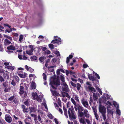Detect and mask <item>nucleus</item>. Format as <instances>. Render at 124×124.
Listing matches in <instances>:
<instances>
[{
    "instance_id": "obj_33",
    "label": "nucleus",
    "mask_w": 124,
    "mask_h": 124,
    "mask_svg": "<svg viewBox=\"0 0 124 124\" xmlns=\"http://www.w3.org/2000/svg\"><path fill=\"white\" fill-rule=\"evenodd\" d=\"M5 68H7L8 69H10L12 70H13L14 69V67L13 66H8L7 67H5Z\"/></svg>"
},
{
    "instance_id": "obj_58",
    "label": "nucleus",
    "mask_w": 124,
    "mask_h": 124,
    "mask_svg": "<svg viewBox=\"0 0 124 124\" xmlns=\"http://www.w3.org/2000/svg\"><path fill=\"white\" fill-rule=\"evenodd\" d=\"M66 93L65 96L63 94H62L63 96V97H65V96H66L67 97L69 98H70V96L69 95V94L67 93Z\"/></svg>"
},
{
    "instance_id": "obj_28",
    "label": "nucleus",
    "mask_w": 124,
    "mask_h": 124,
    "mask_svg": "<svg viewBox=\"0 0 124 124\" xmlns=\"http://www.w3.org/2000/svg\"><path fill=\"white\" fill-rule=\"evenodd\" d=\"M3 35L4 37L7 38L8 39H9L10 41H12V40L13 39L12 37H10L8 35Z\"/></svg>"
},
{
    "instance_id": "obj_53",
    "label": "nucleus",
    "mask_w": 124,
    "mask_h": 124,
    "mask_svg": "<svg viewBox=\"0 0 124 124\" xmlns=\"http://www.w3.org/2000/svg\"><path fill=\"white\" fill-rule=\"evenodd\" d=\"M74 98L75 99V100H76V101H77L78 102H79V100L78 99V97L77 95H75Z\"/></svg>"
},
{
    "instance_id": "obj_40",
    "label": "nucleus",
    "mask_w": 124,
    "mask_h": 124,
    "mask_svg": "<svg viewBox=\"0 0 124 124\" xmlns=\"http://www.w3.org/2000/svg\"><path fill=\"white\" fill-rule=\"evenodd\" d=\"M2 85L4 87H8V84L7 83L4 82L3 84Z\"/></svg>"
},
{
    "instance_id": "obj_62",
    "label": "nucleus",
    "mask_w": 124,
    "mask_h": 124,
    "mask_svg": "<svg viewBox=\"0 0 124 124\" xmlns=\"http://www.w3.org/2000/svg\"><path fill=\"white\" fill-rule=\"evenodd\" d=\"M90 101L89 102V104L90 105H91V103H93V101L92 98L91 97H90Z\"/></svg>"
},
{
    "instance_id": "obj_56",
    "label": "nucleus",
    "mask_w": 124,
    "mask_h": 124,
    "mask_svg": "<svg viewBox=\"0 0 124 124\" xmlns=\"http://www.w3.org/2000/svg\"><path fill=\"white\" fill-rule=\"evenodd\" d=\"M47 116L49 118L51 119H52L53 118V116L51 114H48Z\"/></svg>"
},
{
    "instance_id": "obj_14",
    "label": "nucleus",
    "mask_w": 124,
    "mask_h": 124,
    "mask_svg": "<svg viewBox=\"0 0 124 124\" xmlns=\"http://www.w3.org/2000/svg\"><path fill=\"white\" fill-rule=\"evenodd\" d=\"M88 78L89 79L92 80L93 81L96 80V78L95 77L91 76V78H90V75L89 73L88 74Z\"/></svg>"
},
{
    "instance_id": "obj_44",
    "label": "nucleus",
    "mask_w": 124,
    "mask_h": 124,
    "mask_svg": "<svg viewBox=\"0 0 124 124\" xmlns=\"http://www.w3.org/2000/svg\"><path fill=\"white\" fill-rule=\"evenodd\" d=\"M56 43L58 45L60 44L61 43V39L59 38V39H57V41H56Z\"/></svg>"
},
{
    "instance_id": "obj_50",
    "label": "nucleus",
    "mask_w": 124,
    "mask_h": 124,
    "mask_svg": "<svg viewBox=\"0 0 124 124\" xmlns=\"http://www.w3.org/2000/svg\"><path fill=\"white\" fill-rule=\"evenodd\" d=\"M12 31V28H10V29L8 30L6 29L5 31V33H6V32H8V33H10Z\"/></svg>"
},
{
    "instance_id": "obj_51",
    "label": "nucleus",
    "mask_w": 124,
    "mask_h": 124,
    "mask_svg": "<svg viewBox=\"0 0 124 124\" xmlns=\"http://www.w3.org/2000/svg\"><path fill=\"white\" fill-rule=\"evenodd\" d=\"M48 46L51 49H53L54 48V46L52 44H49L48 45Z\"/></svg>"
},
{
    "instance_id": "obj_45",
    "label": "nucleus",
    "mask_w": 124,
    "mask_h": 124,
    "mask_svg": "<svg viewBox=\"0 0 124 124\" xmlns=\"http://www.w3.org/2000/svg\"><path fill=\"white\" fill-rule=\"evenodd\" d=\"M64 77L62 75L60 76V79L63 82H64Z\"/></svg>"
},
{
    "instance_id": "obj_13",
    "label": "nucleus",
    "mask_w": 124,
    "mask_h": 124,
    "mask_svg": "<svg viewBox=\"0 0 124 124\" xmlns=\"http://www.w3.org/2000/svg\"><path fill=\"white\" fill-rule=\"evenodd\" d=\"M23 74V73L22 72V73H18V76L21 78H25L26 77L27 74L26 73H24Z\"/></svg>"
},
{
    "instance_id": "obj_6",
    "label": "nucleus",
    "mask_w": 124,
    "mask_h": 124,
    "mask_svg": "<svg viewBox=\"0 0 124 124\" xmlns=\"http://www.w3.org/2000/svg\"><path fill=\"white\" fill-rule=\"evenodd\" d=\"M81 102L84 106L86 108H88L89 106L88 101L85 100L84 98L82 99Z\"/></svg>"
},
{
    "instance_id": "obj_23",
    "label": "nucleus",
    "mask_w": 124,
    "mask_h": 124,
    "mask_svg": "<svg viewBox=\"0 0 124 124\" xmlns=\"http://www.w3.org/2000/svg\"><path fill=\"white\" fill-rule=\"evenodd\" d=\"M9 72H7L5 74L4 76L3 77L5 79H8L9 78Z\"/></svg>"
},
{
    "instance_id": "obj_54",
    "label": "nucleus",
    "mask_w": 124,
    "mask_h": 124,
    "mask_svg": "<svg viewBox=\"0 0 124 124\" xmlns=\"http://www.w3.org/2000/svg\"><path fill=\"white\" fill-rule=\"evenodd\" d=\"M0 67H1V66H0ZM5 70L3 69H2L1 68H0V73H2L3 74H5Z\"/></svg>"
},
{
    "instance_id": "obj_61",
    "label": "nucleus",
    "mask_w": 124,
    "mask_h": 124,
    "mask_svg": "<svg viewBox=\"0 0 124 124\" xmlns=\"http://www.w3.org/2000/svg\"><path fill=\"white\" fill-rule=\"evenodd\" d=\"M23 93H24L23 98H26L27 97V93L26 91H24Z\"/></svg>"
},
{
    "instance_id": "obj_22",
    "label": "nucleus",
    "mask_w": 124,
    "mask_h": 124,
    "mask_svg": "<svg viewBox=\"0 0 124 124\" xmlns=\"http://www.w3.org/2000/svg\"><path fill=\"white\" fill-rule=\"evenodd\" d=\"M30 59L31 61H36V62L38 61H36L37 60V57L35 56L34 55L33 56H31L30 58Z\"/></svg>"
},
{
    "instance_id": "obj_16",
    "label": "nucleus",
    "mask_w": 124,
    "mask_h": 124,
    "mask_svg": "<svg viewBox=\"0 0 124 124\" xmlns=\"http://www.w3.org/2000/svg\"><path fill=\"white\" fill-rule=\"evenodd\" d=\"M32 96L34 100H36L37 98L38 97V95L36 93L33 92L32 93Z\"/></svg>"
},
{
    "instance_id": "obj_8",
    "label": "nucleus",
    "mask_w": 124,
    "mask_h": 124,
    "mask_svg": "<svg viewBox=\"0 0 124 124\" xmlns=\"http://www.w3.org/2000/svg\"><path fill=\"white\" fill-rule=\"evenodd\" d=\"M70 83L73 86L77 87V89L78 91H79L81 87V85L80 84L78 83L76 84L74 83L72 81H70Z\"/></svg>"
},
{
    "instance_id": "obj_5",
    "label": "nucleus",
    "mask_w": 124,
    "mask_h": 124,
    "mask_svg": "<svg viewBox=\"0 0 124 124\" xmlns=\"http://www.w3.org/2000/svg\"><path fill=\"white\" fill-rule=\"evenodd\" d=\"M99 109L100 112L102 114L106 113V109L104 106H102L100 102Z\"/></svg>"
},
{
    "instance_id": "obj_7",
    "label": "nucleus",
    "mask_w": 124,
    "mask_h": 124,
    "mask_svg": "<svg viewBox=\"0 0 124 124\" xmlns=\"http://www.w3.org/2000/svg\"><path fill=\"white\" fill-rule=\"evenodd\" d=\"M5 121L8 123H10L12 121V117L9 115L6 114L5 115Z\"/></svg>"
},
{
    "instance_id": "obj_24",
    "label": "nucleus",
    "mask_w": 124,
    "mask_h": 124,
    "mask_svg": "<svg viewBox=\"0 0 124 124\" xmlns=\"http://www.w3.org/2000/svg\"><path fill=\"white\" fill-rule=\"evenodd\" d=\"M15 81V80L16 82H18L19 81V78L18 77L16 76H14L13 77V79Z\"/></svg>"
},
{
    "instance_id": "obj_46",
    "label": "nucleus",
    "mask_w": 124,
    "mask_h": 124,
    "mask_svg": "<svg viewBox=\"0 0 124 124\" xmlns=\"http://www.w3.org/2000/svg\"><path fill=\"white\" fill-rule=\"evenodd\" d=\"M68 87H64L62 88V91H64L67 92L68 90Z\"/></svg>"
},
{
    "instance_id": "obj_41",
    "label": "nucleus",
    "mask_w": 124,
    "mask_h": 124,
    "mask_svg": "<svg viewBox=\"0 0 124 124\" xmlns=\"http://www.w3.org/2000/svg\"><path fill=\"white\" fill-rule=\"evenodd\" d=\"M23 112L25 113H28L29 111V109L28 108L24 109H23Z\"/></svg>"
},
{
    "instance_id": "obj_3",
    "label": "nucleus",
    "mask_w": 124,
    "mask_h": 124,
    "mask_svg": "<svg viewBox=\"0 0 124 124\" xmlns=\"http://www.w3.org/2000/svg\"><path fill=\"white\" fill-rule=\"evenodd\" d=\"M60 80L58 78L56 79H54L53 80L50 81L49 85L51 86L52 88L54 89H56V88L54 87L53 85H55L57 87L60 85Z\"/></svg>"
},
{
    "instance_id": "obj_26",
    "label": "nucleus",
    "mask_w": 124,
    "mask_h": 124,
    "mask_svg": "<svg viewBox=\"0 0 124 124\" xmlns=\"http://www.w3.org/2000/svg\"><path fill=\"white\" fill-rule=\"evenodd\" d=\"M93 98L94 101H97L98 98V96L95 94V93H93Z\"/></svg>"
},
{
    "instance_id": "obj_18",
    "label": "nucleus",
    "mask_w": 124,
    "mask_h": 124,
    "mask_svg": "<svg viewBox=\"0 0 124 124\" xmlns=\"http://www.w3.org/2000/svg\"><path fill=\"white\" fill-rule=\"evenodd\" d=\"M63 109L64 112V114L65 116L67 118H68V116L67 115V109L65 108L64 106L63 107Z\"/></svg>"
},
{
    "instance_id": "obj_27",
    "label": "nucleus",
    "mask_w": 124,
    "mask_h": 124,
    "mask_svg": "<svg viewBox=\"0 0 124 124\" xmlns=\"http://www.w3.org/2000/svg\"><path fill=\"white\" fill-rule=\"evenodd\" d=\"M33 50H30L29 51H26V53L29 55H31L32 54V52H33Z\"/></svg>"
},
{
    "instance_id": "obj_47",
    "label": "nucleus",
    "mask_w": 124,
    "mask_h": 124,
    "mask_svg": "<svg viewBox=\"0 0 124 124\" xmlns=\"http://www.w3.org/2000/svg\"><path fill=\"white\" fill-rule=\"evenodd\" d=\"M71 100L72 103L75 105V106H76V105L77 104H76V102L74 99L72 98H71Z\"/></svg>"
},
{
    "instance_id": "obj_12",
    "label": "nucleus",
    "mask_w": 124,
    "mask_h": 124,
    "mask_svg": "<svg viewBox=\"0 0 124 124\" xmlns=\"http://www.w3.org/2000/svg\"><path fill=\"white\" fill-rule=\"evenodd\" d=\"M7 49L8 50H14L16 49L15 47L12 45H11L7 47Z\"/></svg>"
},
{
    "instance_id": "obj_49",
    "label": "nucleus",
    "mask_w": 124,
    "mask_h": 124,
    "mask_svg": "<svg viewBox=\"0 0 124 124\" xmlns=\"http://www.w3.org/2000/svg\"><path fill=\"white\" fill-rule=\"evenodd\" d=\"M96 88L97 90L98 91L100 94L102 95V92L101 90L98 87H97V88Z\"/></svg>"
},
{
    "instance_id": "obj_19",
    "label": "nucleus",
    "mask_w": 124,
    "mask_h": 124,
    "mask_svg": "<svg viewBox=\"0 0 124 124\" xmlns=\"http://www.w3.org/2000/svg\"><path fill=\"white\" fill-rule=\"evenodd\" d=\"M36 87V84L35 82H32L31 83V89H35Z\"/></svg>"
},
{
    "instance_id": "obj_59",
    "label": "nucleus",
    "mask_w": 124,
    "mask_h": 124,
    "mask_svg": "<svg viewBox=\"0 0 124 124\" xmlns=\"http://www.w3.org/2000/svg\"><path fill=\"white\" fill-rule=\"evenodd\" d=\"M4 26L5 27L6 26L8 27L9 28H11V26L9 25V24L7 23H5L4 24Z\"/></svg>"
},
{
    "instance_id": "obj_35",
    "label": "nucleus",
    "mask_w": 124,
    "mask_h": 124,
    "mask_svg": "<svg viewBox=\"0 0 124 124\" xmlns=\"http://www.w3.org/2000/svg\"><path fill=\"white\" fill-rule=\"evenodd\" d=\"M106 113H102L101 114L102 116L103 117L104 121H105L106 119Z\"/></svg>"
},
{
    "instance_id": "obj_15",
    "label": "nucleus",
    "mask_w": 124,
    "mask_h": 124,
    "mask_svg": "<svg viewBox=\"0 0 124 124\" xmlns=\"http://www.w3.org/2000/svg\"><path fill=\"white\" fill-rule=\"evenodd\" d=\"M29 108L30 113L32 112H34L36 111V109L34 107H29Z\"/></svg>"
},
{
    "instance_id": "obj_60",
    "label": "nucleus",
    "mask_w": 124,
    "mask_h": 124,
    "mask_svg": "<svg viewBox=\"0 0 124 124\" xmlns=\"http://www.w3.org/2000/svg\"><path fill=\"white\" fill-rule=\"evenodd\" d=\"M42 50L43 51H44L46 50V48L45 47H43V46H41L40 47Z\"/></svg>"
},
{
    "instance_id": "obj_21",
    "label": "nucleus",
    "mask_w": 124,
    "mask_h": 124,
    "mask_svg": "<svg viewBox=\"0 0 124 124\" xmlns=\"http://www.w3.org/2000/svg\"><path fill=\"white\" fill-rule=\"evenodd\" d=\"M108 114L109 115L111 114L113 116L114 111L113 110H111L110 109H107Z\"/></svg>"
},
{
    "instance_id": "obj_29",
    "label": "nucleus",
    "mask_w": 124,
    "mask_h": 124,
    "mask_svg": "<svg viewBox=\"0 0 124 124\" xmlns=\"http://www.w3.org/2000/svg\"><path fill=\"white\" fill-rule=\"evenodd\" d=\"M13 102L15 104H18L19 103V101L17 98H15L13 100Z\"/></svg>"
},
{
    "instance_id": "obj_1",
    "label": "nucleus",
    "mask_w": 124,
    "mask_h": 124,
    "mask_svg": "<svg viewBox=\"0 0 124 124\" xmlns=\"http://www.w3.org/2000/svg\"><path fill=\"white\" fill-rule=\"evenodd\" d=\"M74 107L76 111L78 110V117L81 118L84 115L86 118H89V115L88 114V110L86 109H84V107L81 105L78 104Z\"/></svg>"
},
{
    "instance_id": "obj_64",
    "label": "nucleus",
    "mask_w": 124,
    "mask_h": 124,
    "mask_svg": "<svg viewBox=\"0 0 124 124\" xmlns=\"http://www.w3.org/2000/svg\"><path fill=\"white\" fill-rule=\"evenodd\" d=\"M28 71H29L30 72H32L34 71V70L31 67H29V69Z\"/></svg>"
},
{
    "instance_id": "obj_36",
    "label": "nucleus",
    "mask_w": 124,
    "mask_h": 124,
    "mask_svg": "<svg viewBox=\"0 0 124 124\" xmlns=\"http://www.w3.org/2000/svg\"><path fill=\"white\" fill-rule=\"evenodd\" d=\"M79 121L80 123L83 124H86V122L84 119L82 118H81L79 120Z\"/></svg>"
},
{
    "instance_id": "obj_4",
    "label": "nucleus",
    "mask_w": 124,
    "mask_h": 124,
    "mask_svg": "<svg viewBox=\"0 0 124 124\" xmlns=\"http://www.w3.org/2000/svg\"><path fill=\"white\" fill-rule=\"evenodd\" d=\"M25 84L23 83H21L20 85L19 91L18 93L20 96H22V94H23L24 86Z\"/></svg>"
},
{
    "instance_id": "obj_63",
    "label": "nucleus",
    "mask_w": 124,
    "mask_h": 124,
    "mask_svg": "<svg viewBox=\"0 0 124 124\" xmlns=\"http://www.w3.org/2000/svg\"><path fill=\"white\" fill-rule=\"evenodd\" d=\"M34 121H37L38 120V116L37 115H34Z\"/></svg>"
},
{
    "instance_id": "obj_37",
    "label": "nucleus",
    "mask_w": 124,
    "mask_h": 124,
    "mask_svg": "<svg viewBox=\"0 0 124 124\" xmlns=\"http://www.w3.org/2000/svg\"><path fill=\"white\" fill-rule=\"evenodd\" d=\"M54 39L52 40L51 42V43H53V44H54L56 43V41H57V39H55V38H57V36H54Z\"/></svg>"
},
{
    "instance_id": "obj_38",
    "label": "nucleus",
    "mask_w": 124,
    "mask_h": 124,
    "mask_svg": "<svg viewBox=\"0 0 124 124\" xmlns=\"http://www.w3.org/2000/svg\"><path fill=\"white\" fill-rule=\"evenodd\" d=\"M30 101L28 99H27L26 101H25L24 103V104L26 106H28L29 105V104Z\"/></svg>"
},
{
    "instance_id": "obj_55",
    "label": "nucleus",
    "mask_w": 124,
    "mask_h": 124,
    "mask_svg": "<svg viewBox=\"0 0 124 124\" xmlns=\"http://www.w3.org/2000/svg\"><path fill=\"white\" fill-rule=\"evenodd\" d=\"M23 39V35H20V36L19 41L21 42L22 41V39Z\"/></svg>"
},
{
    "instance_id": "obj_42",
    "label": "nucleus",
    "mask_w": 124,
    "mask_h": 124,
    "mask_svg": "<svg viewBox=\"0 0 124 124\" xmlns=\"http://www.w3.org/2000/svg\"><path fill=\"white\" fill-rule=\"evenodd\" d=\"M42 99V98H41L38 96V97L37 98L36 100H37V101L40 102H41Z\"/></svg>"
},
{
    "instance_id": "obj_34",
    "label": "nucleus",
    "mask_w": 124,
    "mask_h": 124,
    "mask_svg": "<svg viewBox=\"0 0 124 124\" xmlns=\"http://www.w3.org/2000/svg\"><path fill=\"white\" fill-rule=\"evenodd\" d=\"M50 91L52 93L53 95H55L57 92L56 91H53L52 89H50Z\"/></svg>"
},
{
    "instance_id": "obj_39",
    "label": "nucleus",
    "mask_w": 124,
    "mask_h": 124,
    "mask_svg": "<svg viewBox=\"0 0 124 124\" xmlns=\"http://www.w3.org/2000/svg\"><path fill=\"white\" fill-rule=\"evenodd\" d=\"M113 105L117 108H119V105L117 104L116 102H113Z\"/></svg>"
},
{
    "instance_id": "obj_10",
    "label": "nucleus",
    "mask_w": 124,
    "mask_h": 124,
    "mask_svg": "<svg viewBox=\"0 0 124 124\" xmlns=\"http://www.w3.org/2000/svg\"><path fill=\"white\" fill-rule=\"evenodd\" d=\"M87 90L90 92L93 93V92H95L96 91L95 89L93 87H92L91 86H88L87 88Z\"/></svg>"
},
{
    "instance_id": "obj_57",
    "label": "nucleus",
    "mask_w": 124,
    "mask_h": 124,
    "mask_svg": "<svg viewBox=\"0 0 124 124\" xmlns=\"http://www.w3.org/2000/svg\"><path fill=\"white\" fill-rule=\"evenodd\" d=\"M43 78L45 80H46V74L44 73H43Z\"/></svg>"
},
{
    "instance_id": "obj_2",
    "label": "nucleus",
    "mask_w": 124,
    "mask_h": 124,
    "mask_svg": "<svg viewBox=\"0 0 124 124\" xmlns=\"http://www.w3.org/2000/svg\"><path fill=\"white\" fill-rule=\"evenodd\" d=\"M74 108L72 106H71V108H69L68 112L69 119L70 120H72L73 119H75L76 118V117L73 111Z\"/></svg>"
},
{
    "instance_id": "obj_43",
    "label": "nucleus",
    "mask_w": 124,
    "mask_h": 124,
    "mask_svg": "<svg viewBox=\"0 0 124 124\" xmlns=\"http://www.w3.org/2000/svg\"><path fill=\"white\" fill-rule=\"evenodd\" d=\"M15 96L13 95L11 96L8 99V100L9 101H12L15 98Z\"/></svg>"
},
{
    "instance_id": "obj_17",
    "label": "nucleus",
    "mask_w": 124,
    "mask_h": 124,
    "mask_svg": "<svg viewBox=\"0 0 124 124\" xmlns=\"http://www.w3.org/2000/svg\"><path fill=\"white\" fill-rule=\"evenodd\" d=\"M73 57V55L70 54L69 55V56L67 58L66 62L68 64L69 62L70 59L72 58Z\"/></svg>"
},
{
    "instance_id": "obj_30",
    "label": "nucleus",
    "mask_w": 124,
    "mask_h": 124,
    "mask_svg": "<svg viewBox=\"0 0 124 124\" xmlns=\"http://www.w3.org/2000/svg\"><path fill=\"white\" fill-rule=\"evenodd\" d=\"M0 124H7V123L4 120L1 118L0 119Z\"/></svg>"
},
{
    "instance_id": "obj_31",
    "label": "nucleus",
    "mask_w": 124,
    "mask_h": 124,
    "mask_svg": "<svg viewBox=\"0 0 124 124\" xmlns=\"http://www.w3.org/2000/svg\"><path fill=\"white\" fill-rule=\"evenodd\" d=\"M46 57L44 56H42L40 57L39 58V61L41 62H43L44 60L46 59Z\"/></svg>"
},
{
    "instance_id": "obj_11",
    "label": "nucleus",
    "mask_w": 124,
    "mask_h": 124,
    "mask_svg": "<svg viewBox=\"0 0 124 124\" xmlns=\"http://www.w3.org/2000/svg\"><path fill=\"white\" fill-rule=\"evenodd\" d=\"M4 45L6 46L10 44L11 43V42L8 39H6L4 40Z\"/></svg>"
},
{
    "instance_id": "obj_52",
    "label": "nucleus",
    "mask_w": 124,
    "mask_h": 124,
    "mask_svg": "<svg viewBox=\"0 0 124 124\" xmlns=\"http://www.w3.org/2000/svg\"><path fill=\"white\" fill-rule=\"evenodd\" d=\"M16 83L15 82V81L13 79L12 80V81L11 83V84L13 86H15L16 85Z\"/></svg>"
},
{
    "instance_id": "obj_48",
    "label": "nucleus",
    "mask_w": 124,
    "mask_h": 124,
    "mask_svg": "<svg viewBox=\"0 0 124 124\" xmlns=\"http://www.w3.org/2000/svg\"><path fill=\"white\" fill-rule=\"evenodd\" d=\"M44 54H50V52L49 50H47L44 52Z\"/></svg>"
},
{
    "instance_id": "obj_20",
    "label": "nucleus",
    "mask_w": 124,
    "mask_h": 124,
    "mask_svg": "<svg viewBox=\"0 0 124 124\" xmlns=\"http://www.w3.org/2000/svg\"><path fill=\"white\" fill-rule=\"evenodd\" d=\"M56 67V66L55 65H54V66H52L48 67V69L49 70V71L50 72H53V71H54V69H50L51 68H54L55 67Z\"/></svg>"
},
{
    "instance_id": "obj_32",
    "label": "nucleus",
    "mask_w": 124,
    "mask_h": 124,
    "mask_svg": "<svg viewBox=\"0 0 124 124\" xmlns=\"http://www.w3.org/2000/svg\"><path fill=\"white\" fill-rule=\"evenodd\" d=\"M94 115L95 116L96 119L98 121L99 120V116L97 114L96 111H94Z\"/></svg>"
},
{
    "instance_id": "obj_9",
    "label": "nucleus",
    "mask_w": 124,
    "mask_h": 124,
    "mask_svg": "<svg viewBox=\"0 0 124 124\" xmlns=\"http://www.w3.org/2000/svg\"><path fill=\"white\" fill-rule=\"evenodd\" d=\"M31 117L28 116L27 118H26L24 120V121L26 124H31Z\"/></svg>"
},
{
    "instance_id": "obj_25",
    "label": "nucleus",
    "mask_w": 124,
    "mask_h": 124,
    "mask_svg": "<svg viewBox=\"0 0 124 124\" xmlns=\"http://www.w3.org/2000/svg\"><path fill=\"white\" fill-rule=\"evenodd\" d=\"M4 92L5 93H7L9 92L10 88L9 87H4Z\"/></svg>"
}]
</instances>
